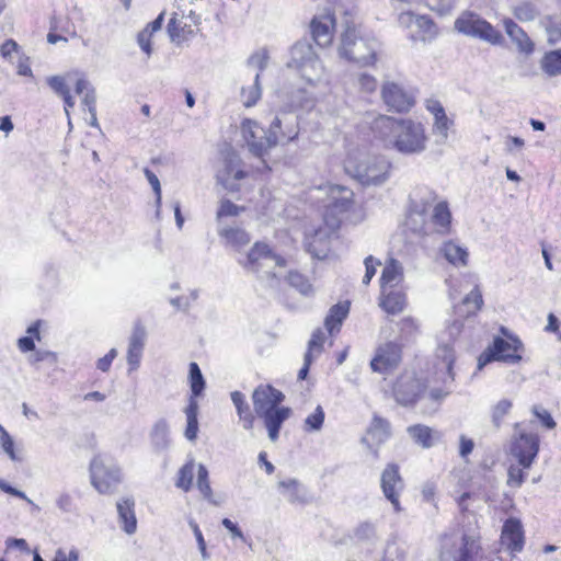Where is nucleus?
I'll return each instance as SVG.
<instances>
[{
    "instance_id": "f257e3e1",
    "label": "nucleus",
    "mask_w": 561,
    "mask_h": 561,
    "mask_svg": "<svg viewBox=\"0 0 561 561\" xmlns=\"http://www.w3.org/2000/svg\"><path fill=\"white\" fill-rule=\"evenodd\" d=\"M373 128L382 139L386 148L401 154H420L426 149L427 137L420 122L411 118L379 116L375 119Z\"/></svg>"
},
{
    "instance_id": "f03ea898",
    "label": "nucleus",
    "mask_w": 561,
    "mask_h": 561,
    "mask_svg": "<svg viewBox=\"0 0 561 561\" xmlns=\"http://www.w3.org/2000/svg\"><path fill=\"white\" fill-rule=\"evenodd\" d=\"M285 394L272 385H259L252 393L255 414L263 420L268 438L276 442L283 424L290 417L293 410L282 405Z\"/></svg>"
},
{
    "instance_id": "7ed1b4c3",
    "label": "nucleus",
    "mask_w": 561,
    "mask_h": 561,
    "mask_svg": "<svg viewBox=\"0 0 561 561\" xmlns=\"http://www.w3.org/2000/svg\"><path fill=\"white\" fill-rule=\"evenodd\" d=\"M237 262L247 273L255 275L261 284L273 289L280 284L275 267L286 265L283 256L273 252L267 243L260 241L252 245L245 256L237 257Z\"/></svg>"
},
{
    "instance_id": "20e7f679",
    "label": "nucleus",
    "mask_w": 561,
    "mask_h": 561,
    "mask_svg": "<svg viewBox=\"0 0 561 561\" xmlns=\"http://www.w3.org/2000/svg\"><path fill=\"white\" fill-rule=\"evenodd\" d=\"M378 41L373 36H360L355 28L347 24L341 35L339 55L360 67L373 66L377 59Z\"/></svg>"
},
{
    "instance_id": "39448f33",
    "label": "nucleus",
    "mask_w": 561,
    "mask_h": 561,
    "mask_svg": "<svg viewBox=\"0 0 561 561\" xmlns=\"http://www.w3.org/2000/svg\"><path fill=\"white\" fill-rule=\"evenodd\" d=\"M501 332L505 337L495 336L492 343L478 357L479 369H482L492 362H503L515 365L522 360L524 344L520 339L510 333L504 327L501 328Z\"/></svg>"
},
{
    "instance_id": "423d86ee",
    "label": "nucleus",
    "mask_w": 561,
    "mask_h": 561,
    "mask_svg": "<svg viewBox=\"0 0 561 561\" xmlns=\"http://www.w3.org/2000/svg\"><path fill=\"white\" fill-rule=\"evenodd\" d=\"M283 121L275 116L266 130L257 122L244 118L241 123L242 137L249 151L257 158H263L267 151L277 145L276 129H280Z\"/></svg>"
},
{
    "instance_id": "0eeeda50",
    "label": "nucleus",
    "mask_w": 561,
    "mask_h": 561,
    "mask_svg": "<svg viewBox=\"0 0 561 561\" xmlns=\"http://www.w3.org/2000/svg\"><path fill=\"white\" fill-rule=\"evenodd\" d=\"M287 67L297 70L310 84L320 80L322 62L308 39L297 41L290 48Z\"/></svg>"
},
{
    "instance_id": "6e6552de",
    "label": "nucleus",
    "mask_w": 561,
    "mask_h": 561,
    "mask_svg": "<svg viewBox=\"0 0 561 561\" xmlns=\"http://www.w3.org/2000/svg\"><path fill=\"white\" fill-rule=\"evenodd\" d=\"M390 163L383 157H366L360 161L347 159L345 171L362 185H380L388 180Z\"/></svg>"
},
{
    "instance_id": "1a4fd4ad",
    "label": "nucleus",
    "mask_w": 561,
    "mask_h": 561,
    "mask_svg": "<svg viewBox=\"0 0 561 561\" xmlns=\"http://www.w3.org/2000/svg\"><path fill=\"white\" fill-rule=\"evenodd\" d=\"M455 30L466 36L499 46L504 42L502 33L490 22L472 11L462 12L455 21Z\"/></svg>"
},
{
    "instance_id": "9d476101",
    "label": "nucleus",
    "mask_w": 561,
    "mask_h": 561,
    "mask_svg": "<svg viewBox=\"0 0 561 561\" xmlns=\"http://www.w3.org/2000/svg\"><path fill=\"white\" fill-rule=\"evenodd\" d=\"M89 470L91 484L102 494L113 493L121 483L119 467L105 456H94Z\"/></svg>"
},
{
    "instance_id": "9b49d317",
    "label": "nucleus",
    "mask_w": 561,
    "mask_h": 561,
    "mask_svg": "<svg viewBox=\"0 0 561 561\" xmlns=\"http://www.w3.org/2000/svg\"><path fill=\"white\" fill-rule=\"evenodd\" d=\"M511 438L508 453L524 468H531L540 450V437L537 433L518 430Z\"/></svg>"
},
{
    "instance_id": "f8f14e48",
    "label": "nucleus",
    "mask_w": 561,
    "mask_h": 561,
    "mask_svg": "<svg viewBox=\"0 0 561 561\" xmlns=\"http://www.w3.org/2000/svg\"><path fill=\"white\" fill-rule=\"evenodd\" d=\"M425 389L426 382L423 379L417 378L414 373L405 371L397 378L392 391L399 404L410 407L417 401Z\"/></svg>"
},
{
    "instance_id": "ddd939ff",
    "label": "nucleus",
    "mask_w": 561,
    "mask_h": 561,
    "mask_svg": "<svg viewBox=\"0 0 561 561\" xmlns=\"http://www.w3.org/2000/svg\"><path fill=\"white\" fill-rule=\"evenodd\" d=\"M380 488L386 500L391 503L393 511L400 513L402 511L400 495L404 490V481L398 465L388 463L386 466L381 472Z\"/></svg>"
},
{
    "instance_id": "4468645a",
    "label": "nucleus",
    "mask_w": 561,
    "mask_h": 561,
    "mask_svg": "<svg viewBox=\"0 0 561 561\" xmlns=\"http://www.w3.org/2000/svg\"><path fill=\"white\" fill-rule=\"evenodd\" d=\"M401 359V345L393 341L386 342L377 347L370 360V368L375 373L389 374L399 366Z\"/></svg>"
},
{
    "instance_id": "2eb2a0df",
    "label": "nucleus",
    "mask_w": 561,
    "mask_h": 561,
    "mask_svg": "<svg viewBox=\"0 0 561 561\" xmlns=\"http://www.w3.org/2000/svg\"><path fill=\"white\" fill-rule=\"evenodd\" d=\"M242 161L237 152L229 150L224 158V168L217 174L218 182L228 191L236 192L239 188L238 181L247 176L241 168Z\"/></svg>"
},
{
    "instance_id": "dca6fc26",
    "label": "nucleus",
    "mask_w": 561,
    "mask_h": 561,
    "mask_svg": "<svg viewBox=\"0 0 561 561\" xmlns=\"http://www.w3.org/2000/svg\"><path fill=\"white\" fill-rule=\"evenodd\" d=\"M147 339L146 328L141 322H136L130 336L128 337V347L126 360L128 365V374L136 371L140 367L145 345Z\"/></svg>"
},
{
    "instance_id": "f3484780",
    "label": "nucleus",
    "mask_w": 561,
    "mask_h": 561,
    "mask_svg": "<svg viewBox=\"0 0 561 561\" xmlns=\"http://www.w3.org/2000/svg\"><path fill=\"white\" fill-rule=\"evenodd\" d=\"M335 27V12L327 10L324 14L314 15L310 22L312 39L320 47H327L332 43Z\"/></svg>"
},
{
    "instance_id": "a211bd4d",
    "label": "nucleus",
    "mask_w": 561,
    "mask_h": 561,
    "mask_svg": "<svg viewBox=\"0 0 561 561\" xmlns=\"http://www.w3.org/2000/svg\"><path fill=\"white\" fill-rule=\"evenodd\" d=\"M385 104L392 111L409 112L414 105V99L402 87L394 82H386L381 89Z\"/></svg>"
},
{
    "instance_id": "6ab92c4d",
    "label": "nucleus",
    "mask_w": 561,
    "mask_h": 561,
    "mask_svg": "<svg viewBox=\"0 0 561 561\" xmlns=\"http://www.w3.org/2000/svg\"><path fill=\"white\" fill-rule=\"evenodd\" d=\"M502 541L511 552H520L524 548V530L519 519L510 517L502 529Z\"/></svg>"
},
{
    "instance_id": "aec40b11",
    "label": "nucleus",
    "mask_w": 561,
    "mask_h": 561,
    "mask_svg": "<svg viewBox=\"0 0 561 561\" xmlns=\"http://www.w3.org/2000/svg\"><path fill=\"white\" fill-rule=\"evenodd\" d=\"M151 449L154 454H162L171 446L170 426L165 419H159L149 433Z\"/></svg>"
},
{
    "instance_id": "412c9836",
    "label": "nucleus",
    "mask_w": 561,
    "mask_h": 561,
    "mask_svg": "<svg viewBox=\"0 0 561 561\" xmlns=\"http://www.w3.org/2000/svg\"><path fill=\"white\" fill-rule=\"evenodd\" d=\"M277 489L290 504H306L308 502L307 489L298 479L280 480L277 483Z\"/></svg>"
},
{
    "instance_id": "4be33fe9",
    "label": "nucleus",
    "mask_w": 561,
    "mask_h": 561,
    "mask_svg": "<svg viewBox=\"0 0 561 561\" xmlns=\"http://www.w3.org/2000/svg\"><path fill=\"white\" fill-rule=\"evenodd\" d=\"M330 203L328 208L334 214L346 213L353 203V192L342 185H331L329 188Z\"/></svg>"
},
{
    "instance_id": "5701e85b",
    "label": "nucleus",
    "mask_w": 561,
    "mask_h": 561,
    "mask_svg": "<svg viewBox=\"0 0 561 561\" xmlns=\"http://www.w3.org/2000/svg\"><path fill=\"white\" fill-rule=\"evenodd\" d=\"M119 523L122 529L127 535H133L137 530V518L135 514V501L133 497H124L116 504Z\"/></svg>"
},
{
    "instance_id": "b1692460",
    "label": "nucleus",
    "mask_w": 561,
    "mask_h": 561,
    "mask_svg": "<svg viewBox=\"0 0 561 561\" xmlns=\"http://www.w3.org/2000/svg\"><path fill=\"white\" fill-rule=\"evenodd\" d=\"M408 434L415 444L424 449L433 447L442 439V433L424 424H414L407 428Z\"/></svg>"
},
{
    "instance_id": "393cba45",
    "label": "nucleus",
    "mask_w": 561,
    "mask_h": 561,
    "mask_svg": "<svg viewBox=\"0 0 561 561\" xmlns=\"http://www.w3.org/2000/svg\"><path fill=\"white\" fill-rule=\"evenodd\" d=\"M503 25L506 34L516 44L519 51L527 55L534 51V43L519 25L508 18L503 20Z\"/></svg>"
},
{
    "instance_id": "a878e982",
    "label": "nucleus",
    "mask_w": 561,
    "mask_h": 561,
    "mask_svg": "<svg viewBox=\"0 0 561 561\" xmlns=\"http://www.w3.org/2000/svg\"><path fill=\"white\" fill-rule=\"evenodd\" d=\"M230 399L236 408L239 420L242 422V427L245 431H251L254 426L255 416L250 409L245 396L241 391L234 390L230 392Z\"/></svg>"
},
{
    "instance_id": "bb28decb",
    "label": "nucleus",
    "mask_w": 561,
    "mask_h": 561,
    "mask_svg": "<svg viewBox=\"0 0 561 561\" xmlns=\"http://www.w3.org/2000/svg\"><path fill=\"white\" fill-rule=\"evenodd\" d=\"M218 234L236 251H240L251 241L250 234L240 227H222L218 229Z\"/></svg>"
},
{
    "instance_id": "cd10ccee",
    "label": "nucleus",
    "mask_w": 561,
    "mask_h": 561,
    "mask_svg": "<svg viewBox=\"0 0 561 561\" xmlns=\"http://www.w3.org/2000/svg\"><path fill=\"white\" fill-rule=\"evenodd\" d=\"M481 550L480 537L476 531H465L456 561H474Z\"/></svg>"
},
{
    "instance_id": "c85d7f7f",
    "label": "nucleus",
    "mask_w": 561,
    "mask_h": 561,
    "mask_svg": "<svg viewBox=\"0 0 561 561\" xmlns=\"http://www.w3.org/2000/svg\"><path fill=\"white\" fill-rule=\"evenodd\" d=\"M350 312V302H339L332 306L324 319L325 329L330 334L340 331L343 321Z\"/></svg>"
},
{
    "instance_id": "c756f323",
    "label": "nucleus",
    "mask_w": 561,
    "mask_h": 561,
    "mask_svg": "<svg viewBox=\"0 0 561 561\" xmlns=\"http://www.w3.org/2000/svg\"><path fill=\"white\" fill-rule=\"evenodd\" d=\"M329 239L323 237L321 232H316L311 237H307L305 248L308 253L318 260H324L330 251Z\"/></svg>"
},
{
    "instance_id": "7c9ffc66",
    "label": "nucleus",
    "mask_w": 561,
    "mask_h": 561,
    "mask_svg": "<svg viewBox=\"0 0 561 561\" xmlns=\"http://www.w3.org/2000/svg\"><path fill=\"white\" fill-rule=\"evenodd\" d=\"M188 382L191 394L188 400H197L202 397L206 388V380L197 363L191 362L188 366Z\"/></svg>"
},
{
    "instance_id": "2f4dec72",
    "label": "nucleus",
    "mask_w": 561,
    "mask_h": 561,
    "mask_svg": "<svg viewBox=\"0 0 561 561\" xmlns=\"http://www.w3.org/2000/svg\"><path fill=\"white\" fill-rule=\"evenodd\" d=\"M198 402L197 400H188L187 407L185 408L186 415V427L184 436L187 440L194 442L197 438L198 433Z\"/></svg>"
},
{
    "instance_id": "473e14b6",
    "label": "nucleus",
    "mask_w": 561,
    "mask_h": 561,
    "mask_svg": "<svg viewBox=\"0 0 561 561\" xmlns=\"http://www.w3.org/2000/svg\"><path fill=\"white\" fill-rule=\"evenodd\" d=\"M443 256L453 265H466L468 251L453 241L445 242L440 248Z\"/></svg>"
},
{
    "instance_id": "72a5a7b5",
    "label": "nucleus",
    "mask_w": 561,
    "mask_h": 561,
    "mask_svg": "<svg viewBox=\"0 0 561 561\" xmlns=\"http://www.w3.org/2000/svg\"><path fill=\"white\" fill-rule=\"evenodd\" d=\"M403 277V267L401 263L396 259H389L382 270L380 282L382 290L387 285L399 283Z\"/></svg>"
},
{
    "instance_id": "f704fd0d",
    "label": "nucleus",
    "mask_w": 561,
    "mask_h": 561,
    "mask_svg": "<svg viewBox=\"0 0 561 561\" xmlns=\"http://www.w3.org/2000/svg\"><path fill=\"white\" fill-rule=\"evenodd\" d=\"M380 307L389 314L400 313L405 307V295L399 290L385 294Z\"/></svg>"
},
{
    "instance_id": "c9c22d12",
    "label": "nucleus",
    "mask_w": 561,
    "mask_h": 561,
    "mask_svg": "<svg viewBox=\"0 0 561 561\" xmlns=\"http://www.w3.org/2000/svg\"><path fill=\"white\" fill-rule=\"evenodd\" d=\"M368 435L377 444L385 443L391 435L390 423L386 419L375 415L368 430Z\"/></svg>"
},
{
    "instance_id": "e433bc0d",
    "label": "nucleus",
    "mask_w": 561,
    "mask_h": 561,
    "mask_svg": "<svg viewBox=\"0 0 561 561\" xmlns=\"http://www.w3.org/2000/svg\"><path fill=\"white\" fill-rule=\"evenodd\" d=\"M540 67L549 77L561 75V48L547 51L540 60Z\"/></svg>"
},
{
    "instance_id": "4c0bfd02",
    "label": "nucleus",
    "mask_w": 561,
    "mask_h": 561,
    "mask_svg": "<svg viewBox=\"0 0 561 561\" xmlns=\"http://www.w3.org/2000/svg\"><path fill=\"white\" fill-rule=\"evenodd\" d=\"M197 489L202 493L203 497L214 505H219L220 502L215 500L213 490L209 482L208 469L205 465L199 463L197 470Z\"/></svg>"
},
{
    "instance_id": "58836bf2",
    "label": "nucleus",
    "mask_w": 561,
    "mask_h": 561,
    "mask_svg": "<svg viewBox=\"0 0 561 561\" xmlns=\"http://www.w3.org/2000/svg\"><path fill=\"white\" fill-rule=\"evenodd\" d=\"M283 121L280 129H276L277 145L287 144L297 138L299 129L296 119L289 118L287 115L279 117Z\"/></svg>"
},
{
    "instance_id": "ea45409f",
    "label": "nucleus",
    "mask_w": 561,
    "mask_h": 561,
    "mask_svg": "<svg viewBox=\"0 0 561 561\" xmlns=\"http://www.w3.org/2000/svg\"><path fill=\"white\" fill-rule=\"evenodd\" d=\"M287 282L290 287L295 288L301 295L308 297L313 294V287L310 280L297 271H290L287 275Z\"/></svg>"
},
{
    "instance_id": "a19ab883",
    "label": "nucleus",
    "mask_w": 561,
    "mask_h": 561,
    "mask_svg": "<svg viewBox=\"0 0 561 561\" xmlns=\"http://www.w3.org/2000/svg\"><path fill=\"white\" fill-rule=\"evenodd\" d=\"M325 420V412L321 405H317L314 411L310 413L305 420L302 424V430L306 433H317L320 432L323 427Z\"/></svg>"
},
{
    "instance_id": "79ce46f5",
    "label": "nucleus",
    "mask_w": 561,
    "mask_h": 561,
    "mask_svg": "<svg viewBox=\"0 0 561 561\" xmlns=\"http://www.w3.org/2000/svg\"><path fill=\"white\" fill-rule=\"evenodd\" d=\"M194 461L190 460L179 469L178 479L175 481L176 488L184 492H188L191 490L194 478Z\"/></svg>"
},
{
    "instance_id": "37998d69",
    "label": "nucleus",
    "mask_w": 561,
    "mask_h": 561,
    "mask_svg": "<svg viewBox=\"0 0 561 561\" xmlns=\"http://www.w3.org/2000/svg\"><path fill=\"white\" fill-rule=\"evenodd\" d=\"M529 468H524L518 462L510 465L507 469V481L506 484L510 488L518 489L523 485L527 478V470Z\"/></svg>"
},
{
    "instance_id": "c03bdc74",
    "label": "nucleus",
    "mask_w": 561,
    "mask_h": 561,
    "mask_svg": "<svg viewBox=\"0 0 561 561\" xmlns=\"http://www.w3.org/2000/svg\"><path fill=\"white\" fill-rule=\"evenodd\" d=\"M27 362L35 369H39V364L43 362H47L50 366L56 365L57 355L54 352L46 350H37L35 347V351H32L31 354L28 355Z\"/></svg>"
},
{
    "instance_id": "a18cd8bd",
    "label": "nucleus",
    "mask_w": 561,
    "mask_h": 561,
    "mask_svg": "<svg viewBox=\"0 0 561 561\" xmlns=\"http://www.w3.org/2000/svg\"><path fill=\"white\" fill-rule=\"evenodd\" d=\"M0 448L12 461H22L21 456L15 451V443L9 432L0 425Z\"/></svg>"
},
{
    "instance_id": "49530a36",
    "label": "nucleus",
    "mask_w": 561,
    "mask_h": 561,
    "mask_svg": "<svg viewBox=\"0 0 561 561\" xmlns=\"http://www.w3.org/2000/svg\"><path fill=\"white\" fill-rule=\"evenodd\" d=\"M450 211L446 202H439L433 209V222L442 228H446L450 224Z\"/></svg>"
},
{
    "instance_id": "de8ad7c7",
    "label": "nucleus",
    "mask_w": 561,
    "mask_h": 561,
    "mask_svg": "<svg viewBox=\"0 0 561 561\" xmlns=\"http://www.w3.org/2000/svg\"><path fill=\"white\" fill-rule=\"evenodd\" d=\"M414 26L422 33V41L432 38L436 34V26L433 20L427 15H417Z\"/></svg>"
},
{
    "instance_id": "09e8293b",
    "label": "nucleus",
    "mask_w": 561,
    "mask_h": 561,
    "mask_svg": "<svg viewBox=\"0 0 561 561\" xmlns=\"http://www.w3.org/2000/svg\"><path fill=\"white\" fill-rule=\"evenodd\" d=\"M515 18L522 22L534 21L538 15L536 7L530 2H522L514 7Z\"/></svg>"
},
{
    "instance_id": "8fccbe9b",
    "label": "nucleus",
    "mask_w": 561,
    "mask_h": 561,
    "mask_svg": "<svg viewBox=\"0 0 561 561\" xmlns=\"http://www.w3.org/2000/svg\"><path fill=\"white\" fill-rule=\"evenodd\" d=\"M262 89L260 84V73L255 75L253 85L248 89H242V95L244 98V105L247 107L253 106L256 104L259 99L261 98Z\"/></svg>"
},
{
    "instance_id": "3c124183",
    "label": "nucleus",
    "mask_w": 561,
    "mask_h": 561,
    "mask_svg": "<svg viewBox=\"0 0 561 561\" xmlns=\"http://www.w3.org/2000/svg\"><path fill=\"white\" fill-rule=\"evenodd\" d=\"M144 174H145L146 179L148 180V182L156 195V206H157L156 216L159 218L161 203H162L160 181H159L158 176L154 174V172L151 171L149 168H144Z\"/></svg>"
},
{
    "instance_id": "603ef678",
    "label": "nucleus",
    "mask_w": 561,
    "mask_h": 561,
    "mask_svg": "<svg viewBox=\"0 0 561 561\" xmlns=\"http://www.w3.org/2000/svg\"><path fill=\"white\" fill-rule=\"evenodd\" d=\"M243 210V207L238 206L230 199H222L216 211V220L219 222L225 217H237Z\"/></svg>"
},
{
    "instance_id": "864d4df0",
    "label": "nucleus",
    "mask_w": 561,
    "mask_h": 561,
    "mask_svg": "<svg viewBox=\"0 0 561 561\" xmlns=\"http://www.w3.org/2000/svg\"><path fill=\"white\" fill-rule=\"evenodd\" d=\"M512 401L508 399L500 400L492 409V423L499 428L502 424V421L506 414H508L512 409Z\"/></svg>"
},
{
    "instance_id": "5fc2aeb1",
    "label": "nucleus",
    "mask_w": 561,
    "mask_h": 561,
    "mask_svg": "<svg viewBox=\"0 0 561 561\" xmlns=\"http://www.w3.org/2000/svg\"><path fill=\"white\" fill-rule=\"evenodd\" d=\"M375 536L376 525L369 520L362 522L354 528V538L357 540H370Z\"/></svg>"
},
{
    "instance_id": "6e6d98bb",
    "label": "nucleus",
    "mask_w": 561,
    "mask_h": 561,
    "mask_svg": "<svg viewBox=\"0 0 561 561\" xmlns=\"http://www.w3.org/2000/svg\"><path fill=\"white\" fill-rule=\"evenodd\" d=\"M0 490L7 494H10L12 496L19 497L21 500L26 501L30 505H32L35 510H39V507L30 499L27 495L16 489L15 486L11 485L9 482H7L4 479L0 478Z\"/></svg>"
},
{
    "instance_id": "4d7b16f0",
    "label": "nucleus",
    "mask_w": 561,
    "mask_h": 561,
    "mask_svg": "<svg viewBox=\"0 0 561 561\" xmlns=\"http://www.w3.org/2000/svg\"><path fill=\"white\" fill-rule=\"evenodd\" d=\"M533 413L545 428L553 430L556 427L557 423L548 410L538 405H534Z\"/></svg>"
},
{
    "instance_id": "13d9d810",
    "label": "nucleus",
    "mask_w": 561,
    "mask_h": 561,
    "mask_svg": "<svg viewBox=\"0 0 561 561\" xmlns=\"http://www.w3.org/2000/svg\"><path fill=\"white\" fill-rule=\"evenodd\" d=\"M453 122L447 117L446 112L444 115H438L434 118V133L439 135L444 140L448 137V129Z\"/></svg>"
},
{
    "instance_id": "bf43d9fd",
    "label": "nucleus",
    "mask_w": 561,
    "mask_h": 561,
    "mask_svg": "<svg viewBox=\"0 0 561 561\" xmlns=\"http://www.w3.org/2000/svg\"><path fill=\"white\" fill-rule=\"evenodd\" d=\"M431 10L439 15L448 14L456 5L457 0H427Z\"/></svg>"
},
{
    "instance_id": "052dcab7",
    "label": "nucleus",
    "mask_w": 561,
    "mask_h": 561,
    "mask_svg": "<svg viewBox=\"0 0 561 561\" xmlns=\"http://www.w3.org/2000/svg\"><path fill=\"white\" fill-rule=\"evenodd\" d=\"M47 84L57 94L62 95L69 92V88L66 84L65 78L61 76H51L47 78Z\"/></svg>"
},
{
    "instance_id": "680f3d73",
    "label": "nucleus",
    "mask_w": 561,
    "mask_h": 561,
    "mask_svg": "<svg viewBox=\"0 0 561 561\" xmlns=\"http://www.w3.org/2000/svg\"><path fill=\"white\" fill-rule=\"evenodd\" d=\"M324 340H325V334L324 332L321 330V329H317L309 342H308V350L307 352H310V354H312L313 351L316 352H321L322 348H323V343H324Z\"/></svg>"
},
{
    "instance_id": "e2e57ef3",
    "label": "nucleus",
    "mask_w": 561,
    "mask_h": 561,
    "mask_svg": "<svg viewBox=\"0 0 561 561\" xmlns=\"http://www.w3.org/2000/svg\"><path fill=\"white\" fill-rule=\"evenodd\" d=\"M358 87L364 92H374L377 88V80L374 76L368 73H360L357 79Z\"/></svg>"
},
{
    "instance_id": "0e129e2a",
    "label": "nucleus",
    "mask_w": 561,
    "mask_h": 561,
    "mask_svg": "<svg viewBox=\"0 0 561 561\" xmlns=\"http://www.w3.org/2000/svg\"><path fill=\"white\" fill-rule=\"evenodd\" d=\"M364 264H365L366 271H365V275L363 277V284L368 285L371 280V278L375 276L376 267H377V265H380V261H375L373 255H368L365 259Z\"/></svg>"
},
{
    "instance_id": "69168bd1",
    "label": "nucleus",
    "mask_w": 561,
    "mask_h": 561,
    "mask_svg": "<svg viewBox=\"0 0 561 561\" xmlns=\"http://www.w3.org/2000/svg\"><path fill=\"white\" fill-rule=\"evenodd\" d=\"M117 356V350L111 348L103 357L99 358L96 362V368L102 373H107L112 366L113 360Z\"/></svg>"
},
{
    "instance_id": "338daca9",
    "label": "nucleus",
    "mask_w": 561,
    "mask_h": 561,
    "mask_svg": "<svg viewBox=\"0 0 561 561\" xmlns=\"http://www.w3.org/2000/svg\"><path fill=\"white\" fill-rule=\"evenodd\" d=\"M465 305L473 304V310L471 312H476L479 310L483 305L482 294L478 286H476L465 298H463Z\"/></svg>"
},
{
    "instance_id": "774afa93",
    "label": "nucleus",
    "mask_w": 561,
    "mask_h": 561,
    "mask_svg": "<svg viewBox=\"0 0 561 561\" xmlns=\"http://www.w3.org/2000/svg\"><path fill=\"white\" fill-rule=\"evenodd\" d=\"M181 25L175 18H172L168 23V33L172 42L180 44L186 41V36L181 34Z\"/></svg>"
}]
</instances>
